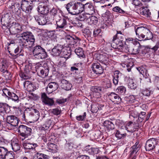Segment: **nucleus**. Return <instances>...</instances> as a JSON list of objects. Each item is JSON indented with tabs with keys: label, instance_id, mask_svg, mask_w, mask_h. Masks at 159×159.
I'll return each mask as SVG.
<instances>
[{
	"label": "nucleus",
	"instance_id": "1",
	"mask_svg": "<svg viewBox=\"0 0 159 159\" xmlns=\"http://www.w3.org/2000/svg\"><path fill=\"white\" fill-rule=\"evenodd\" d=\"M18 39V42L23 48H31L34 45L35 39L30 32H25L22 33Z\"/></svg>",
	"mask_w": 159,
	"mask_h": 159
},
{
	"label": "nucleus",
	"instance_id": "2",
	"mask_svg": "<svg viewBox=\"0 0 159 159\" xmlns=\"http://www.w3.org/2000/svg\"><path fill=\"white\" fill-rule=\"evenodd\" d=\"M66 8L69 13L76 15L84 10V5L79 2L71 1L66 5Z\"/></svg>",
	"mask_w": 159,
	"mask_h": 159
},
{
	"label": "nucleus",
	"instance_id": "3",
	"mask_svg": "<svg viewBox=\"0 0 159 159\" xmlns=\"http://www.w3.org/2000/svg\"><path fill=\"white\" fill-rule=\"evenodd\" d=\"M123 35L121 33H119L117 32V34L113 37L112 41L113 42L111 44V47L115 49H120L122 51L125 52L126 50H129V47L128 44H125L124 46L123 45V40L122 37Z\"/></svg>",
	"mask_w": 159,
	"mask_h": 159
},
{
	"label": "nucleus",
	"instance_id": "4",
	"mask_svg": "<svg viewBox=\"0 0 159 159\" xmlns=\"http://www.w3.org/2000/svg\"><path fill=\"white\" fill-rule=\"evenodd\" d=\"M9 28L6 29V32L9 34H16L17 33H20L22 30V26L18 23L13 22L10 24Z\"/></svg>",
	"mask_w": 159,
	"mask_h": 159
},
{
	"label": "nucleus",
	"instance_id": "5",
	"mask_svg": "<svg viewBox=\"0 0 159 159\" xmlns=\"http://www.w3.org/2000/svg\"><path fill=\"white\" fill-rule=\"evenodd\" d=\"M67 19L61 15L59 16H57L55 17V20L57 25V28H66L67 25Z\"/></svg>",
	"mask_w": 159,
	"mask_h": 159
},
{
	"label": "nucleus",
	"instance_id": "6",
	"mask_svg": "<svg viewBox=\"0 0 159 159\" xmlns=\"http://www.w3.org/2000/svg\"><path fill=\"white\" fill-rule=\"evenodd\" d=\"M11 16L10 14L9 13L4 14L2 15L1 19V23L3 29L6 30V29L9 27L11 22Z\"/></svg>",
	"mask_w": 159,
	"mask_h": 159
},
{
	"label": "nucleus",
	"instance_id": "7",
	"mask_svg": "<svg viewBox=\"0 0 159 159\" xmlns=\"http://www.w3.org/2000/svg\"><path fill=\"white\" fill-rule=\"evenodd\" d=\"M31 130L30 128L24 125H20L18 128V132L20 133V135L25 137L30 135Z\"/></svg>",
	"mask_w": 159,
	"mask_h": 159
},
{
	"label": "nucleus",
	"instance_id": "8",
	"mask_svg": "<svg viewBox=\"0 0 159 159\" xmlns=\"http://www.w3.org/2000/svg\"><path fill=\"white\" fill-rule=\"evenodd\" d=\"M20 120L19 119L14 115L8 116L7 117V125L11 127L17 126Z\"/></svg>",
	"mask_w": 159,
	"mask_h": 159
},
{
	"label": "nucleus",
	"instance_id": "9",
	"mask_svg": "<svg viewBox=\"0 0 159 159\" xmlns=\"http://www.w3.org/2000/svg\"><path fill=\"white\" fill-rule=\"evenodd\" d=\"M39 112L36 109H31L27 114L28 118L34 121H36L38 120L39 118Z\"/></svg>",
	"mask_w": 159,
	"mask_h": 159
},
{
	"label": "nucleus",
	"instance_id": "10",
	"mask_svg": "<svg viewBox=\"0 0 159 159\" xmlns=\"http://www.w3.org/2000/svg\"><path fill=\"white\" fill-rule=\"evenodd\" d=\"M157 144V140L154 138L148 140L146 142L145 146L147 151L153 149Z\"/></svg>",
	"mask_w": 159,
	"mask_h": 159
},
{
	"label": "nucleus",
	"instance_id": "11",
	"mask_svg": "<svg viewBox=\"0 0 159 159\" xmlns=\"http://www.w3.org/2000/svg\"><path fill=\"white\" fill-rule=\"evenodd\" d=\"M134 28L136 35L138 36L139 38H144V35L146 33L148 29L143 27H138L137 29L135 27Z\"/></svg>",
	"mask_w": 159,
	"mask_h": 159
},
{
	"label": "nucleus",
	"instance_id": "12",
	"mask_svg": "<svg viewBox=\"0 0 159 159\" xmlns=\"http://www.w3.org/2000/svg\"><path fill=\"white\" fill-rule=\"evenodd\" d=\"M38 12L41 14L45 15L49 12V9L48 5L44 3H41L38 7Z\"/></svg>",
	"mask_w": 159,
	"mask_h": 159
},
{
	"label": "nucleus",
	"instance_id": "13",
	"mask_svg": "<svg viewBox=\"0 0 159 159\" xmlns=\"http://www.w3.org/2000/svg\"><path fill=\"white\" fill-rule=\"evenodd\" d=\"M108 97L109 99L115 104H119L121 102V99L120 97L115 93H111Z\"/></svg>",
	"mask_w": 159,
	"mask_h": 159
},
{
	"label": "nucleus",
	"instance_id": "14",
	"mask_svg": "<svg viewBox=\"0 0 159 159\" xmlns=\"http://www.w3.org/2000/svg\"><path fill=\"white\" fill-rule=\"evenodd\" d=\"M41 98L43 102L46 105L52 106L54 104V102L53 99L48 97L44 93H42Z\"/></svg>",
	"mask_w": 159,
	"mask_h": 159
},
{
	"label": "nucleus",
	"instance_id": "15",
	"mask_svg": "<svg viewBox=\"0 0 159 159\" xmlns=\"http://www.w3.org/2000/svg\"><path fill=\"white\" fill-rule=\"evenodd\" d=\"M93 71L96 74H101L103 73V69L99 63H93L91 67Z\"/></svg>",
	"mask_w": 159,
	"mask_h": 159
},
{
	"label": "nucleus",
	"instance_id": "16",
	"mask_svg": "<svg viewBox=\"0 0 159 159\" xmlns=\"http://www.w3.org/2000/svg\"><path fill=\"white\" fill-rule=\"evenodd\" d=\"M20 7L22 10L27 13L30 12L33 8L32 5H29V2L25 0L23 1Z\"/></svg>",
	"mask_w": 159,
	"mask_h": 159
},
{
	"label": "nucleus",
	"instance_id": "17",
	"mask_svg": "<svg viewBox=\"0 0 159 159\" xmlns=\"http://www.w3.org/2000/svg\"><path fill=\"white\" fill-rule=\"evenodd\" d=\"M49 71V67L46 63L44 64L41 69L40 75L39 76L44 78L48 75Z\"/></svg>",
	"mask_w": 159,
	"mask_h": 159
},
{
	"label": "nucleus",
	"instance_id": "18",
	"mask_svg": "<svg viewBox=\"0 0 159 159\" xmlns=\"http://www.w3.org/2000/svg\"><path fill=\"white\" fill-rule=\"evenodd\" d=\"M35 20L39 25H44L49 24L46 17L39 15L34 16Z\"/></svg>",
	"mask_w": 159,
	"mask_h": 159
},
{
	"label": "nucleus",
	"instance_id": "19",
	"mask_svg": "<svg viewBox=\"0 0 159 159\" xmlns=\"http://www.w3.org/2000/svg\"><path fill=\"white\" fill-rule=\"evenodd\" d=\"M58 84L55 82L50 83L47 87L46 90L49 93H50L56 90L58 87Z\"/></svg>",
	"mask_w": 159,
	"mask_h": 159
},
{
	"label": "nucleus",
	"instance_id": "20",
	"mask_svg": "<svg viewBox=\"0 0 159 159\" xmlns=\"http://www.w3.org/2000/svg\"><path fill=\"white\" fill-rule=\"evenodd\" d=\"M10 110V108L8 104L6 103H0V114H4L8 113Z\"/></svg>",
	"mask_w": 159,
	"mask_h": 159
},
{
	"label": "nucleus",
	"instance_id": "21",
	"mask_svg": "<svg viewBox=\"0 0 159 159\" xmlns=\"http://www.w3.org/2000/svg\"><path fill=\"white\" fill-rule=\"evenodd\" d=\"M62 47L59 45L55 46L52 49L51 54L53 56H58L61 54Z\"/></svg>",
	"mask_w": 159,
	"mask_h": 159
},
{
	"label": "nucleus",
	"instance_id": "22",
	"mask_svg": "<svg viewBox=\"0 0 159 159\" xmlns=\"http://www.w3.org/2000/svg\"><path fill=\"white\" fill-rule=\"evenodd\" d=\"M71 52L70 48H62L61 54L62 56V57H63L66 59H68L70 57Z\"/></svg>",
	"mask_w": 159,
	"mask_h": 159
},
{
	"label": "nucleus",
	"instance_id": "23",
	"mask_svg": "<svg viewBox=\"0 0 159 159\" xmlns=\"http://www.w3.org/2000/svg\"><path fill=\"white\" fill-rule=\"evenodd\" d=\"M23 146L25 149L31 150L34 151L35 148L38 146L37 143H24L23 144Z\"/></svg>",
	"mask_w": 159,
	"mask_h": 159
},
{
	"label": "nucleus",
	"instance_id": "24",
	"mask_svg": "<svg viewBox=\"0 0 159 159\" xmlns=\"http://www.w3.org/2000/svg\"><path fill=\"white\" fill-rule=\"evenodd\" d=\"M61 86L62 89L69 90L71 89L72 86L67 80L62 79L61 80Z\"/></svg>",
	"mask_w": 159,
	"mask_h": 159
},
{
	"label": "nucleus",
	"instance_id": "25",
	"mask_svg": "<svg viewBox=\"0 0 159 159\" xmlns=\"http://www.w3.org/2000/svg\"><path fill=\"white\" fill-rule=\"evenodd\" d=\"M8 51L10 54L15 56V58H16L19 53V48L17 45H15L13 48L10 47V48L9 49Z\"/></svg>",
	"mask_w": 159,
	"mask_h": 159
},
{
	"label": "nucleus",
	"instance_id": "26",
	"mask_svg": "<svg viewBox=\"0 0 159 159\" xmlns=\"http://www.w3.org/2000/svg\"><path fill=\"white\" fill-rule=\"evenodd\" d=\"M122 76V74L119 71L116 70L114 71L113 75V84L115 85L118 84L119 79Z\"/></svg>",
	"mask_w": 159,
	"mask_h": 159
},
{
	"label": "nucleus",
	"instance_id": "27",
	"mask_svg": "<svg viewBox=\"0 0 159 159\" xmlns=\"http://www.w3.org/2000/svg\"><path fill=\"white\" fill-rule=\"evenodd\" d=\"M140 148V146L139 142H136L135 144L130 148V156H132L134 153H136L139 150Z\"/></svg>",
	"mask_w": 159,
	"mask_h": 159
},
{
	"label": "nucleus",
	"instance_id": "28",
	"mask_svg": "<svg viewBox=\"0 0 159 159\" xmlns=\"http://www.w3.org/2000/svg\"><path fill=\"white\" fill-rule=\"evenodd\" d=\"M47 52L44 49H43L40 52L34 56V57L38 59H43L47 57Z\"/></svg>",
	"mask_w": 159,
	"mask_h": 159
},
{
	"label": "nucleus",
	"instance_id": "29",
	"mask_svg": "<svg viewBox=\"0 0 159 159\" xmlns=\"http://www.w3.org/2000/svg\"><path fill=\"white\" fill-rule=\"evenodd\" d=\"M103 89L100 86H95L91 88L92 91L93 93V95L95 93H98L97 98H99L101 97V93L102 92Z\"/></svg>",
	"mask_w": 159,
	"mask_h": 159
},
{
	"label": "nucleus",
	"instance_id": "30",
	"mask_svg": "<svg viewBox=\"0 0 159 159\" xmlns=\"http://www.w3.org/2000/svg\"><path fill=\"white\" fill-rule=\"evenodd\" d=\"M137 68L140 73L142 74L143 76V77L145 79L149 77V75L148 72L147 70L145 68L141 66L138 67Z\"/></svg>",
	"mask_w": 159,
	"mask_h": 159
},
{
	"label": "nucleus",
	"instance_id": "31",
	"mask_svg": "<svg viewBox=\"0 0 159 159\" xmlns=\"http://www.w3.org/2000/svg\"><path fill=\"white\" fill-rule=\"evenodd\" d=\"M91 111L93 113H96L98 110L102 109V106L98 103H93L91 105Z\"/></svg>",
	"mask_w": 159,
	"mask_h": 159
},
{
	"label": "nucleus",
	"instance_id": "32",
	"mask_svg": "<svg viewBox=\"0 0 159 159\" xmlns=\"http://www.w3.org/2000/svg\"><path fill=\"white\" fill-rule=\"evenodd\" d=\"M8 67V64L6 60H3L0 63V70L2 72L6 71Z\"/></svg>",
	"mask_w": 159,
	"mask_h": 159
},
{
	"label": "nucleus",
	"instance_id": "33",
	"mask_svg": "<svg viewBox=\"0 0 159 159\" xmlns=\"http://www.w3.org/2000/svg\"><path fill=\"white\" fill-rule=\"evenodd\" d=\"M3 93L2 95L4 96L5 98H7L8 100L10 99V97L12 93L11 92L10 90L7 88H5L2 89Z\"/></svg>",
	"mask_w": 159,
	"mask_h": 159
},
{
	"label": "nucleus",
	"instance_id": "34",
	"mask_svg": "<svg viewBox=\"0 0 159 159\" xmlns=\"http://www.w3.org/2000/svg\"><path fill=\"white\" fill-rule=\"evenodd\" d=\"M104 126L108 129H114V125L112 122L109 120H105L103 123Z\"/></svg>",
	"mask_w": 159,
	"mask_h": 159
},
{
	"label": "nucleus",
	"instance_id": "35",
	"mask_svg": "<svg viewBox=\"0 0 159 159\" xmlns=\"http://www.w3.org/2000/svg\"><path fill=\"white\" fill-rule=\"evenodd\" d=\"M140 13L146 17L149 16L151 14L149 10L147 8H145L143 7H142L140 9Z\"/></svg>",
	"mask_w": 159,
	"mask_h": 159
},
{
	"label": "nucleus",
	"instance_id": "36",
	"mask_svg": "<svg viewBox=\"0 0 159 159\" xmlns=\"http://www.w3.org/2000/svg\"><path fill=\"white\" fill-rule=\"evenodd\" d=\"M100 56L101 58H102V59L99 60L100 62L103 65H104L107 66H109V64L108 62V58L103 55H101Z\"/></svg>",
	"mask_w": 159,
	"mask_h": 159
},
{
	"label": "nucleus",
	"instance_id": "37",
	"mask_svg": "<svg viewBox=\"0 0 159 159\" xmlns=\"http://www.w3.org/2000/svg\"><path fill=\"white\" fill-rule=\"evenodd\" d=\"M43 48L40 45H37L34 47L33 49V53L34 56L39 53L40 52Z\"/></svg>",
	"mask_w": 159,
	"mask_h": 159
},
{
	"label": "nucleus",
	"instance_id": "38",
	"mask_svg": "<svg viewBox=\"0 0 159 159\" xmlns=\"http://www.w3.org/2000/svg\"><path fill=\"white\" fill-rule=\"evenodd\" d=\"M75 52L80 57L84 58L85 56L84 54L83 49L81 48H76L75 50Z\"/></svg>",
	"mask_w": 159,
	"mask_h": 159
},
{
	"label": "nucleus",
	"instance_id": "39",
	"mask_svg": "<svg viewBox=\"0 0 159 159\" xmlns=\"http://www.w3.org/2000/svg\"><path fill=\"white\" fill-rule=\"evenodd\" d=\"M66 59L63 57H60L58 60V65L59 66H65Z\"/></svg>",
	"mask_w": 159,
	"mask_h": 159
},
{
	"label": "nucleus",
	"instance_id": "40",
	"mask_svg": "<svg viewBox=\"0 0 159 159\" xmlns=\"http://www.w3.org/2000/svg\"><path fill=\"white\" fill-rule=\"evenodd\" d=\"M80 18L81 19L80 20H76L75 22H73L72 24L74 25V26L80 28H83V25L81 20H84V18H83L82 19H81V18Z\"/></svg>",
	"mask_w": 159,
	"mask_h": 159
},
{
	"label": "nucleus",
	"instance_id": "41",
	"mask_svg": "<svg viewBox=\"0 0 159 159\" xmlns=\"http://www.w3.org/2000/svg\"><path fill=\"white\" fill-rule=\"evenodd\" d=\"M49 13L51 15H52L53 16V18L54 20H55V17L57 16H59L61 14L59 12H58L57 10L54 8H53L49 11Z\"/></svg>",
	"mask_w": 159,
	"mask_h": 159
},
{
	"label": "nucleus",
	"instance_id": "42",
	"mask_svg": "<svg viewBox=\"0 0 159 159\" xmlns=\"http://www.w3.org/2000/svg\"><path fill=\"white\" fill-rule=\"evenodd\" d=\"M48 149L50 150V152H54L56 151L57 145L55 144L51 143H48Z\"/></svg>",
	"mask_w": 159,
	"mask_h": 159
},
{
	"label": "nucleus",
	"instance_id": "43",
	"mask_svg": "<svg viewBox=\"0 0 159 159\" xmlns=\"http://www.w3.org/2000/svg\"><path fill=\"white\" fill-rule=\"evenodd\" d=\"M11 145L12 149L15 152H16L20 149V146L18 143L14 142H12Z\"/></svg>",
	"mask_w": 159,
	"mask_h": 159
},
{
	"label": "nucleus",
	"instance_id": "44",
	"mask_svg": "<svg viewBox=\"0 0 159 159\" xmlns=\"http://www.w3.org/2000/svg\"><path fill=\"white\" fill-rule=\"evenodd\" d=\"M14 153L13 152H7L3 159H14Z\"/></svg>",
	"mask_w": 159,
	"mask_h": 159
},
{
	"label": "nucleus",
	"instance_id": "45",
	"mask_svg": "<svg viewBox=\"0 0 159 159\" xmlns=\"http://www.w3.org/2000/svg\"><path fill=\"white\" fill-rule=\"evenodd\" d=\"M116 91L119 93L124 94L126 92V88L123 86H120L118 87L116 89Z\"/></svg>",
	"mask_w": 159,
	"mask_h": 159
},
{
	"label": "nucleus",
	"instance_id": "46",
	"mask_svg": "<svg viewBox=\"0 0 159 159\" xmlns=\"http://www.w3.org/2000/svg\"><path fill=\"white\" fill-rule=\"evenodd\" d=\"M3 75L7 80H10L12 77V75L10 72H9L8 70L2 72Z\"/></svg>",
	"mask_w": 159,
	"mask_h": 159
},
{
	"label": "nucleus",
	"instance_id": "47",
	"mask_svg": "<svg viewBox=\"0 0 159 159\" xmlns=\"http://www.w3.org/2000/svg\"><path fill=\"white\" fill-rule=\"evenodd\" d=\"M153 35L152 33L148 29L146 33L144 35L145 40H149L152 38Z\"/></svg>",
	"mask_w": 159,
	"mask_h": 159
},
{
	"label": "nucleus",
	"instance_id": "48",
	"mask_svg": "<svg viewBox=\"0 0 159 159\" xmlns=\"http://www.w3.org/2000/svg\"><path fill=\"white\" fill-rule=\"evenodd\" d=\"M90 147L89 146H87L85 148V150L86 151L90 154H93L95 153V149L94 148H89Z\"/></svg>",
	"mask_w": 159,
	"mask_h": 159
},
{
	"label": "nucleus",
	"instance_id": "49",
	"mask_svg": "<svg viewBox=\"0 0 159 159\" xmlns=\"http://www.w3.org/2000/svg\"><path fill=\"white\" fill-rule=\"evenodd\" d=\"M112 10L114 11L119 12L121 14H127V13L125 12L124 11L121 9L118 6H116L114 7L112 9Z\"/></svg>",
	"mask_w": 159,
	"mask_h": 159
},
{
	"label": "nucleus",
	"instance_id": "50",
	"mask_svg": "<svg viewBox=\"0 0 159 159\" xmlns=\"http://www.w3.org/2000/svg\"><path fill=\"white\" fill-rule=\"evenodd\" d=\"M153 92L147 89H146L142 91L141 94L146 96L148 97L150 96L151 94H152Z\"/></svg>",
	"mask_w": 159,
	"mask_h": 159
},
{
	"label": "nucleus",
	"instance_id": "51",
	"mask_svg": "<svg viewBox=\"0 0 159 159\" xmlns=\"http://www.w3.org/2000/svg\"><path fill=\"white\" fill-rule=\"evenodd\" d=\"M126 135V133H122L119 130H117L116 134V137L119 139H120L121 138L124 137Z\"/></svg>",
	"mask_w": 159,
	"mask_h": 159
},
{
	"label": "nucleus",
	"instance_id": "52",
	"mask_svg": "<svg viewBox=\"0 0 159 159\" xmlns=\"http://www.w3.org/2000/svg\"><path fill=\"white\" fill-rule=\"evenodd\" d=\"M10 97V99H11L12 100L15 102H18L19 101L18 97L13 93H12Z\"/></svg>",
	"mask_w": 159,
	"mask_h": 159
},
{
	"label": "nucleus",
	"instance_id": "53",
	"mask_svg": "<svg viewBox=\"0 0 159 159\" xmlns=\"http://www.w3.org/2000/svg\"><path fill=\"white\" fill-rule=\"evenodd\" d=\"M102 16L105 19H107L108 20L110 19L111 16V13L109 11H107L105 13L102 14Z\"/></svg>",
	"mask_w": 159,
	"mask_h": 159
},
{
	"label": "nucleus",
	"instance_id": "54",
	"mask_svg": "<svg viewBox=\"0 0 159 159\" xmlns=\"http://www.w3.org/2000/svg\"><path fill=\"white\" fill-rule=\"evenodd\" d=\"M134 45H135L132 43H128L129 50H126V51H125V52L129 53V54L132 53V49L134 46Z\"/></svg>",
	"mask_w": 159,
	"mask_h": 159
},
{
	"label": "nucleus",
	"instance_id": "55",
	"mask_svg": "<svg viewBox=\"0 0 159 159\" xmlns=\"http://www.w3.org/2000/svg\"><path fill=\"white\" fill-rule=\"evenodd\" d=\"M48 159V156L44 154H38L37 159Z\"/></svg>",
	"mask_w": 159,
	"mask_h": 159
},
{
	"label": "nucleus",
	"instance_id": "56",
	"mask_svg": "<svg viewBox=\"0 0 159 159\" xmlns=\"http://www.w3.org/2000/svg\"><path fill=\"white\" fill-rule=\"evenodd\" d=\"M139 46L135 45L132 49V53H131V54H136L138 53L139 52Z\"/></svg>",
	"mask_w": 159,
	"mask_h": 159
},
{
	"label": "nucleus",
	"instance_id": "57",
	"mask_svg": "<svg viewBox=\"0 0 159 159\" xmlns=\"http://www.w3.org/2000/svg\"><path fill=\"white\" fill-rule=\"evenodd\" d=\"M51 111L52 113L56 115H59L61 112V110L58 108L52 109Z\"/></svg>",
	"mask_w": 159,
	"mask_h": 159
},
{
	"label": "nucleus",
	"instance_id": "58",
	"mask_svg": "<svg viewBox=\"0 0 159 159\" xmlns=\"http://www.w3.org/2000/svg\"><path fill=\"white\" fill-rule=\"evenodd\" d=\"M20 6L18 4L16 3L13 5H12L11 8L13 10H14L15 11H18V10L20 8Z\"/></svg>",
	"mask_w": 159,
	"mask_h": 159
},
{
	"label": "nucleus",
	"instance_id": "59",
	"mask_svg": "<svg viewBox=\"0 0 159 159\" xmlns=\"http://www.w3.org/2000/svg\"><path fill=\"white\" fill-rule=\"evenodd\" d=\"M84 9L85 8L86 9H89L90 10H93V7L92 4L90 3H87L84 5Z\"/></svg>",
	"mask_w": 159,
	"mask_h": 159
},
{
	"label": "nucleus",
	"instance_id": "60",
	"mask_svg": "<svg viewBox=\"0 0 159 159\" xmlns=\"http://www.w3.org/2000/svg\"><path fill=\"white\" fill-rule=\"evenodd\" d=\"M86 113L85 112L84 113V115L82 116L81 115L76 116V119L78 121H83L86 118Z\"/></svg>",
	"mask_w": 159,
	"mask_h": 159
},
{
	"label": "nucleus",
	"instance_id": "61",
	"mask_svg": "<svg viewBox=\"0 0 159 159\" xmlns=\"http://www.w3.org/2000/svg\"><path fill=\"white\" fill-rule=\"evenodd\" d=\"M126 79L128 80L127 82L129 88H132L133 86L131 84H134V80L129 77H126Z\"/></svg>",
	"mask_w": 159,
	"mask_h": 159
},
{
	"label": "nucleus",
	"instance_id": "62",
	"mask_svg": "<svg viewBox=\"0 0 159 159\" xmlns=\"http://www.w3.org/2000/svg\"><path fill=\"white\" fill-rule=\"evenodd\" d=\"M132 4L137 6L140 7L143 5L142 4L139 0H133L132 1Z\"/></svg>",
	"mask_w": 159,
	"mask_h": 159
},
{
	"label": "nucleus",
	"instance_id": "63",
	"mask_svg": "<svg viewBox=\"0 0 159 159\" xmlns=\"http://www.w3.org/2000/svg\"><path fill=\"white\" fill-rule=\"evenodd\" d=\"M138 125L139 124H138ZM135 127H135H130L129 128L127 127V130L128 131L133 133L137 130V128L136 127H138L139 125H136Z\"/></svg>",
	"mask_w": 159,
	"mask_h": 159
},
{
	"label": "nucleus",
	"instance_id": "64",
	"mask_svg": "<svg viewBox=\"0 0 159 159\" xmlns=\"http://www.w3.org/2000/svg\"><path fill=\"white\" fill-rule=\"evenodd\" d=\"M19 75L21 78L25 80H27L29 78V77L26 73L21 72L20 74Z\"/></svg>",
	"mask_w": 159,
	"mask_h": 159
}]
</instances>
